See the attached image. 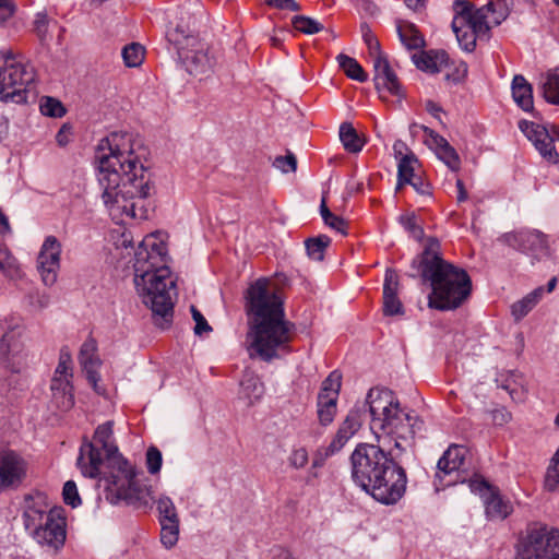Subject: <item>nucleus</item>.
I'll return each mask as SVG.
<instances>
[{
    "label": "nucleus",
    "mask_w": 559,
    "mask_h": 559,
    "mask_svg": "<svg viewBox=\"0 0 559 559\" xmlns=\"http://www.w3.org/2000/svg\"><path fill=\"white\" fill-rule=\"evenodd\" d=\"M366 404L377 444L359 443L350 455L354 481L383 504H394L404 495L407 477L394 457L413 448L425 430L424 420L403 407L389 389L369 390Z\"/></svg>",
    "instance_id": "f257e3e1"
},
{
    "label": "nucleus",
    "mask_w": 559,
    "mask_h": 559,
    "mask_svg": "<svg viewBox=\"0 0 559 559\" xmlns=\"http://www.w3.org/2000/svg\"><path fill=\"white\" fill-rule=\"evenodd\" d=\"M147 150L129 132H111L97 146L102 199L118 223L146 219V198L152 189L145 166Z\"/></svg>",
    "instance_id": "f03ea898"
},
{
    "label": "nucleus",
    "mask_w": 559,
    "mask_h": 559,
    "mask_svg": "<svg viewBox=\"0 0 559 559\" xmlns=\"http://www.w3.org/2000/svg\"><path fill=\"white\" fill-rule=\"evenodd\" d=\"M245 300L249 356L270 362L290 354L294 324L285 319L283 300L270 281L259 278L252 283Z\"/></svg>",
    "instance_id": "7ed1b4c3"
},
{
    "label": "nucleus",
    "mask_w": 559,
    "mask_h": 559,
    "mask_svg": "<svg viewBox=\"0 0 559 559\" xmlns=\"http://www.w3.org/2000/svg\"><path fill=\"white\" fill-rule=\"evenodd\" d=\"M167 248L157 235L144 237L133 263L134 285L143 304L152 310L155 325L165 330L173 322L176 281L167 265Z\"/></svg>",
    "instance_id": "20e7f679"
},
{
    "label": "nucleus",
    "mask_w": 559,
    "mask_h": 559,
    "mask_svg": "<svg viewBox=\"0 0 559 559\" xmlns=\"http://www.w3.org/2000/svg\"><path fill=\"white\" fill-rule=\"evenodd\" d=\"M413 266L430 284V308L441 311L457 309L472 294L469 275L442 258L440 242L435 238L427 239L423 252L413 260Z\"/></svg>",
    "instance_id": "39448f33"
},
{
    "label": "nucleus",
    "mask_w": 559,
    "mask_h": 559,
    "mask_svg": "<svg viewBox=\"0 0 559 559\" xmlns=\"http://www.w3.org/2000/svg\"><path fill=\"white\" fill-rule=\"evenodd\" d=\"M452 28L461 47L471 52L477 39H488L491 27L499 25L509 15L508 0H489L481 8L474 10L466 0H455Z\"/></svg>",
    "instance_id": "423d86ee"
},
{
    "label": "nucleus",
    "mask_w": 559,
    "mask_h": 559,
    "mask_svg": "<svg viewBox=\"0 0 559 559\" xmlns=\"http://www.w3.org/2000/svg\"><path fill=\"white\" fill-rule=\"evenodd\" d=\"M112 435L114 421L108 420L96 428L92 442L86 441L81 445L76 464L83 476L96 478L105 461L110 471H115L118 465L116 461L124 460L118 453Z\"/></svg>",
    "instance_id": "0eeeda50"
},
{
    "label": "nucleus",
    "mask_w": 559,
    "mask_h": 559,
    "mask_svg": "<svg viewBox=\"0 0 559 559\" xmlns=\"http://www.w3.org/2000/svg\"><path fill=\"white\" fill-rule=\"evenodd\" d=\"M117 468L106 476V498L111 503L126 501L135 508L147 507L152 500L151 487L135 479L134 467L127 460H118Z\"/></svg>",
    "instance_id": "6e6552de"
},
{
    "label": "nucleus",
    "mask_w": 559,
    "mask_h": 559,
    "mask_svg": "<svg viewBox=\"0 0 559 559\" xmlns=\"http://www.w3.org/2000/svg\"><path fill=\"white\" fill-rule=\"evenodd\" d=\"M518 559H559V530L542 523L531 524Z\"/></svg>",
    "instance_id": "1a4fd4ad"
},
{
    "label": "nucleus",
    "mask_w": 559,
    "mask_h": 559,
    "mask_svg": "<svg viewBox=\"0 0 559 559\" xmlns=\"http://www.w3.org/2000/svg\"><path fill=\"white\" fill-rule=\"evenodd\" d=\"M179 31L171 34V40L175 41L179 58L182 60L187 71L192 75H206L211 73L216 63V59L211 53L210 47L195 36L178 37Z\"/></svg>",
    "instance_id": "9d476101"
},
{
    "label": "nucleus",
    "mask_w": 559,
    "mask_h": 559,
    "mask_svg": "<svg viewBox=\"0 0 559 559\" xmlns=\"http://www.w3.org/2000/svg\"><path fill=\"white\" fill-rule=\"evenodd\" d=\"M72 379V356L67 347H62L50 382L51 404L61 412H68L74 406Z\"/></svg>",
    "instance_id": "9b49d317"
},
{
    "label": "nucleus",
    "mask_w": 559,
    "mask_h": 559,
    "mask_svg": "<svg viewBox=\"0 0 559 559\" xmlns=\"http://www.w3.org/2000/svg\"><path fill=\"white\" fill-rule=\"evenodd\" d=\"M7 64L3 67V99L14 103L26 100V88L34 81L33 68L21 57L5 53Z\"/></svg>",
    "instance_id": "f8f14e48"
},
{
    "label": "nucleus",
    "mask_w": 559,
    "mask_h": 559,
    "mask_svg": "<svg viewBox=\"0 0 559 559\" xmlns=\"http://www.w3.org/2000/svg\"><path fill=\"white\" fill-rule=\"evenodd\" d=\"M466 454L467 450L463 445L452 444L448 448L437 464V473L435 476L437 490L465 480V478L461 476V472L465 464Z\"/></svg>",
    "instance_id": "ddd939ff"
},
{
    "label": "nucleus",
    "mask_w": 559,
    "mask_h": 559,
    "mask_svg": "<svg viewBox=\"0 0 559 559\" xmlns=\"http://www.w3.org/2000/svg\"><path fill=\"white\" fill-rule=\"evenodd\" d=\"M67 520L61 508L49 510L47 521L31 533L33 538L41 546H47L58 552L66 543Z\"/></svg>",
    "instance_id": "4468645a"
},
{
    "label": "nucleus",
    "mask_w": 559,
    "mask_h": 559,
    "mask_svg": "<svg viewBox=\"0 0 559 559\" xmlns=\"http://www.w3.org/2000/svg\"><path fill=\"white\" fill-rule=\"evenodd\" d=\"M469 488L483 498L486 515L490 520H504L513 512L510 500L504 499L499 489L489 485L486 480L473 478L469 480Z\"/></svg>",
    "instance_id": "2eb2a0df"
},
{
    "label": "nucleus",
    "mask_w": 559,
    "mask_h": 559,
    "mask_svg": "<svg viewBox=\"0 0 559 559\" xmlns=\"http://www.w3.org/2000/svg\"><path fill=\"white\" fill-rule=\"evenodd\" d=\"M28 463L25 457L15 450H0V486L15 489L26 478Z\"/></svg>",
    "instance_id": "dca6fc26"
},
{
    "label": "nucleus",
    "mask_w": 559,
    "mask_h": 559,
    "mask_svg": "<svg viewBox=\"0 0 559 559\" xmlns=\"http://www.w3.org/2000/svg\"><path fill=\"white\" fill-rule=\"evenodd\" d=\"M519 128L544 158L551 163L558 162L559 155L554 145V142L557 140L552 132V124L548 128L532 121L522 120L519 122Z\"/></svg>",
    "instance_id": "f3484780"
},
{
    "label": "nucleus",
    "mask_w": 559,
    "mask_h": 559,
    "mask_svg": "<svg viewBox=\"0 0 559 559\" xmlns=\"http://www.w3.org/2000/svg\"><path fill=\"white\" fill-rule=\"evenodd\" d=\"M61 245L55 236L46 237L37 257V270L45 285L57 281L60 267Z\"/></svg>",
    "instance_id": "a211bd4d"
},
{
    "label": "nucleus",
    "mask_w": 559,
    "mask_h": 559,
    "mask_svg": "<svg viewBox=\"0 0 559 559\" xmlns=\"http://www.w3.org/2000/svg\"><path fill=\"white\" fill-rule=\"evenodd\" d=\"M0 357L13 372H19L26 364L27 354L21 340V331L12 329L4 333L0 342Z\"/></svg>",
    "instance_id": "6ab92c4d"
},
{
    "label": "nucleus",
    "mask_w": 559,
    "mask_h": 559,
    "mask_svg": "<svg viewBox=\"0 0 559 559\" xmlns=\"http://www.w3.org/2000/svg\"><path fill=\"white\" fill-rule=\"evenodd\" d=\"M508 243L539 260L547 257L549 247L546 235L538 230H521L507 235Z\"/></svg>",
    "instance_id": "aec40b11"
},
{
    "label": "nucleus",
    "mask_w": 559,
    "mask_h": 559,
    "mask_svg": "<svg viewBox=\"0 0 559 559\" xmlns=\"http://www.w3.org/2000/svg\"><path fill=\"white\" fill-rule=\"evenodd\" d=\"M361 427L360 412L353 408L348 412L345 419L338 426V429L325 450V455L330 456L341 451L344 445L356 435Z\"/></svg>",
    "instance_id": "412c9836"
},
{
    "label": "nucleus",
    "mask_w": 559,
    "mask_h": 559,
    "mask_svg": "<svg viewBox=\"0 0 559 559\" xmlns=\"http://www.w3.org/2000/svg\"><path fill=\"white\" fill-rule=\"evenodd\" d=\"M49 506L45 498L40 495L28 496L25 498V507L23 512V521L25 528L32 533L47 521Z\"/></svg>",
    "instance_id": "4be33fe9"
},
{
    "label": "nucleus",
    "mask_w": 559,
    "mask_h": 559,
    "mask_svg": "<svg viewBox=\"0 0 559 559\" xmlns=\"http://www.w3.org/2000/svg\"><path fill=\"white\" fill-rule=\"evenodd\" d=\"M373 68L376 72L374 82L378 91H386L397 97L404 95L402 85L385 58H376Z\"/></svg>",
    "instance_id": "5701e85b"
},
{
    "label": "nucleus",
    "mask_w": 559,
    "mask_h": 559,
    "mask_svg": "<svg viewBox=\"0 0 559 559\" xmlns=\"http://www.w3.org/2000/svg\"><path fill=\"white\" fill-rule=\"evenodd\" d=\"M79 361L86 373L87 381L96 386V383L100 380L98 369L102 361L97 355V343L94 338L90 337L82 344L79 353Z\"/></svg>",
    "instance_id": "b1692460"
},
{
    "label": "nucleus",
    "mask_w": 559,
    "mask_h": 559,
    "mask_svg": "<svg viewBox=\"0 0 559 559\" xmlns=\"http://www.w3.org/2000/svg\"><path fill=\"white\" fill-rule=\"evenodd\" d=\"M426 135L427 142L435 147L437 156L453 171L460 169L461 160L456 151L449 144V142L436 133L433 130L421 127Z\"/></svg>",
    "instance_id": "393cba45"
},
{
    "label": "nucleus",
    "mask_w": 559,
    "mask_h": 559,
    "mask_svg": "<svg viewBox=\"0 0 559 559\" xmlns=\"http://www.w3.org/2000/svg\"><path fill=\"white\" fill-rule=\"evenodd\" d=\"M399 276L394 270H386L383 285V313L396 316L403 313V305L397 297Z\"/></svg>",
    "instance_id": "a878e982"
},
{
    "label": "nucleus",
    "mask_w": 559,
    "mask_h": 559,
    "mask_svg": "<svg viewBox=\"0 0 559 559\" xmlns=\"http://www.w3.org/2000/svg\"><path fill=\"white\" fill-rule=\"evenodd\" d=\"M512 96L518 106L524 111H531L533 109V90L524 76H514L512 82Z\"/></svg>",
    "instance_id": "bb28decb"
},
{
    "label": "nucleus",
    "mask_w": 559,
    "mask_h": 559,
    "mask_svg": "<svg viewBox=\"0 0 559 559\" xmlns=\"http://www.w3.org/2000/svg\"><path fill=\"white\" fill-rule=\"evenodd\" d=\"M417 166L418 159L412 152H408L400 158L397 165V190H400L404 185L413 182V179L417 177L415 174Z\"/></svg>",
    "instance_id": "cd10ccee"
},
{
    "label": "nucleus",
    "mask_w": 559,
    "mask_h": 559,
    "mask_svg": "<svg viewBox=\"0 0 559 559\" xmlns=\"http://www.w3.org/2000/svg\"><path fill=\"white\" fill-rule=\"evenodd\" d=\"M58 26L55 19L48 16L46 11L37 12L33 21V33L37 36L41 44L51 40V32Z\"/></svg>",
    "instance_id": "c85d7f7f"
},
{
    "label": "nucleus",
    "mask_w": 559,
    "mask_h": 559,
    "mask_svg": "<svg viewBox=\"0 0 559 559\" xmlns=\"http://www.w3.org/2000/svg\"><path fill=\"white\" fill-rule=\"evenodd\" d=\"M397 33L402 44L407 49H419L425 44L416 26L407 21H399Z\"/></svg>",
    "instance_id": "c756f323"
},
{
    "label": "nucleus",
    "mask_w": 559,
    "mask_h": 559,
    "mask_svg": "<svg viewBox=\"0 0 559 559\" xmlns=\"http://www.w3.org/2000/svg\"><path fill=\"white\" fill-rule=\"evenodd\" d=\"M543 294L544 288L538 287L521 300L514 302L511 307V311L515 320H521L524 318L537 305V302L543 297Z\"/></svg>",
    "instance_id": "7c9ffc66"
},
{
    "label": "nucleus",
    "mask_w": 559,
    "mask_h": 559,
    "mask_svg": "<svg viewBox=\"0 0 559 559\" xmlns=\"http://www.w3.org/2000/svg\"><path fill=\"white\" fill-rule=\"evenodd\" d=\"M337 400L326 396H318L317 414L319 423L322 426H329L337 413Z\"/></svg>",
    "instance_id": "2f4dec72"
},
{
    "label": "nucleus",
    "mask_w": 559,
    "mask_h": 559,
    "mask_svg": "<svg viewBox=\"0 0 559 559\" xmlns=\"http://www.w3.org/2000/svg\"><path fill=\"white\" fill-rule=\"evenodd\" d=\"M337 62L340 68L344 71V73L358 82H366L368 79L367 73L362 69V67L352 57L340 53L337 57Z\"/></svg>",
    "instance_id": "473e14b6"
},
{
    "label": "nucleus",
    "mask_w": 559,
    "mask_h": 559,
    "mask_svg": "<svg viewBox=\"0 0 559 559\" xmlns=\"http://www.w3.org/2000/svg\"><path fill=\"white\" fill-rule=\"evenodd\" d=\"M340 139L345 150L349 153H358L362 150L364 143L350 123L345 122L341 124Z\"/></svg>",
    "instance_id": "72a5a7b5"
},
{
    "label": "nucleus",
    "mask_w": 559,
    "mask_h": 559,
    "mask_svg": "<svg viewBox=\"0 0 559 559\" xmlns=\"http://www.w3.org/2000/svg\"><path fill=\"white\" fill-rule=\"evenodd\" d=\"M240 385L242 392L250 400V403H254L260 400L264 393L263 384L253 373L246 374L241 380Z\"/></svg>",
    "instance_id": "f704fd0d"
},
{
    "label": "nucleus",
    "mask_w": 559,
    "mask_h": 559,
    "mask_svg": "<svg viewBox=\"0 0 559 559\" xmlns=\"http://www.w3.org/2000/svg\"><path fill=\"white\" fill-rule=\"evenodd\" d=\"M179 538V521L166 520L160 523V542L166 548L174 547Z\"/></svg>",
    "instance_id": "c9c22d12"
},
{
    "label": "nucleus",
    "mask_w": 559,
    "mask_h": 559,
    "mask_svg": "<svg viewBox=\"0 0 559 559\" xmlns=\"http://www.w3.org/2000/svg\"><path fill=\"white\" fill-rule=\"evenodd\" d=\"M341 386L342 373L337 370H334L322 382L321 390L318 396L329 395V397L338 399Z\"/></svg>",
    "instance_id": "e433bc0d"
},
{
    "label": "nucleus",
    "mask_w": 559,
    "mask_h": 559,
    "mask_svg": "<svg viewBox=\"0 0 559 559\" xmlns=\"http://www.w3.org/2000/svg\"><path fill=\"white\" fill-rule=\"evenodd\" d=\"M330 243V239L326 236H319L317 238H310L306 241V249L308 255L316 261H321L324 258V251Z\"/></svg>",
    "instance_id": "4c0bfd02"
},
{
    "label": "nucleus",
    "mask_w": 559,
    "mask_h": 559,
    "mask_svg": "<svg viewBox=\"0 0 559 559\" xmlns=\"http://www.w3.org/2000/svg\"><path fill=\"white\" fill-rule=\"evenodd\" d=\"M122 58L127 67H138L144 60V48L138 43L127 45L122 49Z\"/></svg>",
    "instance_id": "58836bf2"
},
{
    "label": "nucleus",
    "mask_w": 559,
    "mask_h": 559,
    "mask_svg": "<svg viewBox=\"0 0 559 559\" xmlns=\"http://www.w3.org/2000/svg\"><path fill=\"white\" fill-rule=\"evenodd\" d=\"M39 108L40 112L48 117L61 118L66 114L62 103L50 96L41 97Z\"/></svg>",
    "instance_id": "ea45409f"
},
{
    "label": "nucleus",
    "mask_w": 559,
    "mask_h": 559,
    "mask_svg": "<svg viewBox=\"0 0 559 559\" xmlns=\"http://www.w3.org/2000/svg\"><path fill=\"white\" fill-rule=\"evenodd\" d=\"M544 97L547 102L559 104V71L549 73L544 83Z\"/></svg>",
    "instance_id": "a19ab883"
},
{
    "label": "nucleus",
    "mask_w": 559,
    "mask_h": 559,
    "mask_svg": "<svg viewBox=\"0 0 559 559\" xmlns=\"http://www.w3.org/2000/svg\"><path fill=\"white\" fill-rule=\"evenodd\" d=\"M287 463L293 469H304L309 463L308 450L305 447H293Z\"/></svg>",
    "instance_id": "79ce46f5"
},
{
    "label": "nucleus",
    "mask_w": 559,
    "mask_h": 559,
    "mask_svg": "<svg viewBox=\"0 0 559 559\" xmlns=\"http://www.w3.org/2000/svg\"><path fill=\"white\" fill-rule=\"evenodd\" d=\"M157 511L159 513V523L165 522L166 520L179 521V516L177 513V509L169 497H160L157 501Z\"/></svg>",
    "instance_id": "37998d69"
},
{
    "label": "nucleus",
    "mask_w": 559,
    "mask_h": 559,
    "mask_svg": "<svg viewBox=\"0 0 559 559\" xmlns=\"http://www.w3.org/2000/svg\"><path fill=\"white\" fill-rule=\"evenodd\" d=\"M321 215H322L324 223L329 227H331L332 229H335L336 231L341 233L342 235L347 234V231H346L347 223L342 217L330 212V210L325 205L324 200L321 203Z\"/></svg>",
    "instance_id": "c03bdc74"
},
{
    "label": "nucleus",
    "mask_w": 559,
    "mask_h": 559,
    "mask_svg": "<svg viewBox=\"0 0 559 559\" xmlns=\"http://www.w3.org/2000/svg\"><path fill=\"white\" fill-rule=\"evenodd\" d=\"M360 29L362 39L367 45L369 55L373 58V61L376 58H384L380 51V43L370 27L367 24H361Z\"/></svg>",
    "instance_id": "a18cd8bd"
},
{
    "label": "nucleus",
    "mask_w": 559,
    "mask_h": 559,
    "mask_svg": "<svg viewBox=\"0 0 559 559\" xmlns=\"http://www.w3.org/2000/svg\"><path fill=\"white\" fill-rule=\"evenodd\" d=\"M293 25L297 31L305 34H316L323 28L321 23L304 15L295 16L293 19Z\"/></svg>",
    "instance_id": "49530a36"
},
{
    "label": "nucleus",
    "mask_w": 559,
    "mask_h": 559,
    "mask_svg": "<svg viewBox=\"0 0 559 559\" xmlns=\"http://www.w3.org/2000/svg\"><path fill=\"white\" fill-rule=\"evenodd\" d=\"M62 497L66 504L76 508L82 503L81 497L78 491L76 484L73 480H68L63 485Z\"/></svg>",
    "instance_id": "de8ad7c7"
},
{
    "label": "nucleus",
    "mask_w": 559,
    "mask_h": 559,
    "mask_svg": "<svg viewBox=\"0 0 559 559\" xmlns=\"http://www.w3.org/2000/svg\"><path fill=\"white\" fill-rule=\"evenodd\" d=\"M162 452L156 447H150L146 451V467L150 474H157L162 467Z\"/></svg>",
    "instance_id": "09e8293b"
},
{
    "label": "nucleus",
    "mask_w": 559,
    "mask_h": 559,
    "mask_svg": "<svg viewBox=\"0 0 559 559\" xmlns=\"http://www.w3.org/2000/svg\"><path fill=\"white\" fill-rule=\"evenodd\" d=\"M273 166L283 173L295 171L297 168L296 156L292 152H287L285 156H276Z\"/></svg>",
    "instance_id": "8fccbe9b"
},
{
    "label": "nucleus",
    "mask_w": 559,
    "mask_h": 559,
    "mask_svg": "<svg viewBox=\"0 0 559 559\" xmlns=\"http://www.w3.org/2000/svg\"><path fill=\"white\" fill-rule=\"evenodd\" d=\"M402 226L416 239L421 238L424 231L417 224V219L414 214H405L400 217Z\"/></svg>",
    "instance_id": "3c124183"
},
{
    "label": "nucleus",
    "mask_w": 559,
    "mask_h": 559,
    "mask_svg": "<svg viewBox=\"0 0 559 559\" xmlns=\"http://www.w3.org/2000/svg\"><path fill=\"white\" fill-rule=\"evenodd\" d=\"M413 60L418 69L429 70L431 72L438 71L436 59L428 52L421 55H414Z\"/></svg>",
    "instance_id": "603ef678"
},
{
    "label": "nucleus",
    "mask_w": 559,
    "mask_h": 559,
    "mask_svg": "<svg viewBox=\"0 0 559 559\" xmlns=\"http://www.w3.org/2000/svg\"><path fill=\"white\" fill-rule=\"evenodd\" d=\"M191 313L195 322L194 333L197 335H202V333L210 332L212 330L203 314L194 306H191Z\"/></svg>",
    "instance_id": "864d4df0"
},
{
    "label": "nucleus",
    "mask_w": 559,
    "mask_h": 559,
    "mask_svg": "<svg viewBox=\"0 0 559 559\" xmlns=\"http://www.w3.org/2000/svg\"><path fill=\"white\" fill-rule=\"evenodd\" d=\"M15 11V5L12 0H0V24L8 21Z\"/></svg>",
    "instance_id": "5fc2aeb1"
},
{
    "label": "nucleus",
    "mask_w": 559,
    "mask_h": 559,
    "mask_svg": "<svg viewBox=\"0 0 559 559\" xmlns=\"http://www.w3.org/2000/svg\"><path fill=\"white\" fill-rule=\"evenodd\" d=\"M407 185H411L421 195H430L431 193L430 185L418 176L413 179V182Z\"/></svg>",
    "instance_id": "6e6d98bb"
},
{
    "label": "nucleus",
    "mask_w": 559,
    "mask_h": 559,
    "mask_svg": "<svg viewBox=\"0 0 559 559\" xmlns=\"http://www.w3.org/2000/svg\"><path fill=\"white\" fill-rule=\"evenodd\" d=\"M265 2L274 8L298 11L300 8L294 0H265Z\"/></svg>",
    "instance_id": "4d7b16f0"
},
{
    "label": "nucleus",
    "mask_w": 559,
    "mask_h": 559,
    "mask_svg": "<svg viewBox=\"0 0 559 559\" xmlns=\"http://www.w3.org/2000/svg\"><path fill=\"white\" fill-rule=\"evenodd\" d=\"M72 135V128L68 124H63L56 135V141L60 146H66Z\"/></svg>",
    "instance_id": "13d9d810"
},
{
    "label": "nucleus",
    "mask_w": 559,
    "mask_h": 559,
    "mask_svg": "<svg viewBox=\"0 0 559 559\" xmlns=\"http://www.w3.org/2000/svg\"><path fill=\"white\" fill-rule=\"evenodd\" d=\"M407 150L408 148H407L406 144L401 140L395 141V143L393 144L394 155L399 160L402 156L407 154V153H405Z\"/></svg>",
    "instance_id": "bf43d9fd"
},
{
    "label": "nucleus",
    "mask_w": 559,
    "mask_h": 559,
    "mask_svg": "<svg viewBox=\"0 0 559 559\" xmlns=\"http://www.w3.org/2000/svg\"><path fill=\"white\" fill-rule=\"evenodd\" d=\"M456 188H457V202H464L467 200V191L464 187V183L461 179L456 180Z\"/></svg>",
    "instance_id": "052dcab7"
},
{
    "label": "nucleus",
    "mask_w": 559,
    "mask_h": 559,
    "mask_svg": "<svg viewBox=\"0 0 559 559\" xmlns=\"http://www.w3.org/2000/svg\"><path fill=\"white\" fill-rule=\"evenodd\" d=\"M404 2L413 11H420L426 5V0H404Z\"/></svg>",
    "instance_id": "680f3d73"
},
{
    "label": "nucleus",
    "mask_w": 559,
    "mask_h": 559,
    "mask_svg": "<svg viewBox=\"0 0 559 559\" xmlns=\"http://www.w3.org/2000/svg\"><path fill=\"white\" fill-rule=\"evenodd\" d=\"M11 231L10 224L5 215L0 211V234L7 235Z\"/></svg>",
    "instance_id": "e2e57ef3"
},
{
    "label": "nucleus",
    "mask_w": 559,
    "mask_h": 559,
    "mask_svg": "<svg viewBox=\"0 0 559 559\" xmlns=\"http://www.w3.org/2000/svg\"><path fill=\"white\" fill-rule=\"evenodd\" d=\"M7 64V61H5V53L3 52H0V98L3 99V91H4V87H3V81H2V71H3V67Z\"/></svg>",
    "instance_id": "0e129e2a"
},
{
    "label": "nucleus",
    "mask_w": 559,
    "mask_h": 559,
    "mask_svg": "<svg viewBox=\"0 0 559 559\" xmlns=\"http://www.w3.org/2000/svg\"><path fill=\"white\" fill-rule=\"evenodd\" d=\"M426 109L428 112H430L435 117H437L438 114L441 111V108L432 100L426 102Z\"/></svg>",
    "instance_id": "69168bd1"
},
{
    "label": "nucleus",
    "mask_w": 559,
    "mask_h": 559,
    "mask_svg": "<svg viewBox=\"0 0 559 559\" xmlns=\"http://www.w3.org/2000/svg\"><path fill=\"white\" fill-rule=\"evenodd\" d=\"M456 71L462 79L465 78L467 75V64L465 62H461Z\"/></svg>",
    "instance_id": "338daca9"
},
{
    "label": "nucleus",
    "mask_w": 559,
    "mask_h": 559,
    "mask_svg": "<svg viewBox=\"0 0 559 559\" xmlns=\"http://www.w3.org/2000/svg\"><path fill=\"white\" fill-rule=\"evenodd\" d=\"M274 559H294V557L288 551H282Z\"/></svg>",
    "instance_id": "774afa93"
}]
</instances>
